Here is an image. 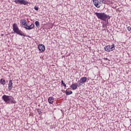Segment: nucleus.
<instances>
[{
  "instance_id": "obj_1",
  "label": "nucleus",
  "mask_w": 131,
  "mask_h": 131,
  "mask_svg": "<svg viewBox=\"0 0 131 131\" xmlns=\"http://www.w3.org/2000/svg\"><path fill=\"white\" fill-rule=\"evenodd\" d=\"M2 99L7 104H16V101L12 96L4 95L3 96Z\"/></svg>"
},
{
  "instance_id": "obj_2",
  "label": "nucleus",
  "mask_w": 131,
  "mask_h": 131,
  "mask_svg": "<svg viewBox=\"0 0 131 131\" xmlns=\"http://www.w3.org/2000/svg\"><path fill=\"white\" fill-rule=\"evenodd\" d=\"M95 14L98 19H100V20H102V21H107V19H110V16L104 12H95Z\"/></svg>"
},
{
  "instance_id": "obj_3",
  "label": "nucleus",
  "mask_w": 131,
  "mask_h": 131,
  "mask_svg": "<svg viewBox=\"0 0 131 131\" xmlns=\"http://www.w3.org/2000/svg\"><path fill=\"white\" fill-rule=\"evenodd\" d=\"M21 25H23V26H24L26 29L28 30H31V29H33V28H34V24H32L30 26H28V20H27V19H22L21 20Z\"/></svg>"
},
{
  "instance_id": "obj_4",
  "label": "nucleus",
  "mask_w": 131,
  "mask_h": 131,
  "mask_svg": "<svg viewBox=\"0 0 131 131\" xmlns=\"http://www.w3.org/2000/svg\"><path fill=\"white\" fill-rule=\"evenodd\" d=\"M13 30L14 31L15 33L18 34V35H20L21 36H25V34L23 33L22 31L19 29L18 26H17V24H14L13 25Z\"/></svg>"
},
{
  "instance_id": "obj_5",
  "label": "nucleus",
  "mask_w": 131,
  "mask_h": 131,
  "mask_svg": "<svg viewBox=\"0 0 131 131\" xmlns=\"http://www.w3.org/2000/svg\"><path fill=\"white\" fill-rule=\"evenodd\" d=\"M13 2L15 4H19V5H24V6H26V5H30V3L28 2V1H26L25 0H15Z\"/></svg>"
},
{
  "instance_id": "obj_6",
  "label": "nucleus",
  "mask_w": 131,
  "mask_h": 131,
  "mask_svg": "<svg viewBox=\"0 0 131 131\" xmlns=\"http://www.w3.org/2000/svg\"><path fill=\"white\" fill-rule=\"evenodd\" d=\"M104 50L106 52H112V51H114L115 50V45L113 44L112 46H107L104 47Z\"/></svg>"
},
{
  "instance_id": "obj_7",
  "label": "nucleus",
  "mask_w": 131,
  "mask_h": 131,
  "mask_svg": "<svg viewBox=\"0 0 131 131\" xmlns=\"http://www.w3.org/2000/svg\"><path fill=\"white\" fill-rule=\"evenodd\" d=\"M86 80H88V78L85 77H81L80 80L78 81V82H79L78 83L79 86H80V85H82L83 83H85V82H86Z\"/></svg>"
},
{
  "instance_id": "obj_8",
  "label": "nucleus",
  "mask_w": 131,
  "mask_h": 131,
  "mask_svg": "<svg viewBox=\"0 0 131 131\" xmlns=\"http://www.w3.org/2000/svg\"><path fill=\"white\" fill-rule=\"evenodd\" d=\"M38 49L40 53H43L46 51V47L42 44L38 46Z\"/></svg>"
},
{
  "instance_id": "obj_9",
  "label": "nucleus",
  "mask_w": 131,
  "mask_h": 131,
  "mask_svg": "<svg viewBox=\"0 0 131 131\" xmlns=\"http://www.w3.org/2000/svg\"><path fill=\"white\" fill-rule=\"evenodd\" d=\"M93 4L96 8H100L102 6V3H100L99 0H93Z\"/></svg>"
},
{
  "instance_id": "obj_10",
  "label": "nucleus",
  "mask_w": 131,
  "mask_h": 131,
  "mask_svg": "<svg viewBox=\"0 0 131 131\" xmlns=\"http://www.w3.org/2000/svg\"><path fill=\"white\" fill-rule=\"evenodd\" d=\"M78 86V85L77 84V83H73L70 86V88H71L73 91H75V90L77 89Z\"/></svg>"
},
{
  "instance_id": "obj_11",
  "label": "nucleus",
  "mask_w": 131,
  "mask_h": 131,
  "mask_svg": "<svg viewBox=\"0 0 131 131\" xmlns=\"http://www.w3.org/2000/svg\"><path fill=\"white\" fill-rule=\"evenodd\" d=\"M13 89V80H10L8 84V89L9 91H12Z\"/></svg>"
},
{
  "instance_id": "obj_12",
  "label": "nucleus",
  "mask_w": 131,
  "mask_h": 131,
  "mask_svg": "<svg viewBox=\"0 0 131 131\" xmlns=\"http://www.w3.org/2000/svg\"><path fill=\"white\" fill-rule=\"evenodd\" d=\"M54 100L55 98H54V97H49L48 99V103H49V104H53Z\"/></svg>"
},
{
  "instance_id": "obj_13",
  "label": "nucleus",
  "mask_w": 131,
  "mask_h": 131,
  "mask_svg": "<svg viewBox=\"0 0 131 131\" xmlns=\"http://www.w3.org/2000/svg\"><path fill=\"white\" fill-rule=\"evenodd\" d=\"M0 82L1 84H3V85H4V84H6V81L4 79H1L0 80Z\"/></svg>"
},
{
  "instance_id": "obj_14",
  "label": "nucleus",
  "mask_w": 131,
  "mask_h": 131,
  "mask_svg": "<svg viewBox=\"0 0 131 131\" xmlns=\"http://www.w3.org/2000/svg\"><path fill=\"white\" fill-rule=\"evenodd\" d=\"M35 24L36 25V27H37V28H38L40 26V24H39V22L38 21H36L35 22Z\"/></svg>"
},
{
  "instance_id": "obj_15",
  "label": "nucleus",
  "mask_w": 131,
  "mask_h": 131,
  "mask_svg": "<svg viewBox=\"0 0 131 131\" xmlns=\"http://www.w3.org/2000/svg\"><path fill=\"white\" fill-rule=\"evenodd\" d=\"M73 92H72V91H66V94L67 95V96H69V95H72Z\"/></svg>"
},
{
  "instance_id": "obj_16",
  "label": "nucleus",
  "mask_w": 131,
  "mask_h": 131,
  "mask_svg": "<svg viewBox=\"0 0 131 131\" xmlns=\"http://www.w3.org/2000/svg\"><path fill=\"white\" fill-rule=\"evenodd\" d=\"M100 4H106V0H98Z\"/></svg>"
},
{
  "instance_id": "obj_17",
  "label": "nucleus",
  "mask_w": 131,
  "mask_h": 131,
  "mask_svg": "<svg viewBox=\"0 0 131 131\" xmlns=\"http://www.w3.org/2000/svg\"><path fill=\"white\" fill-rule=\"evenodd\" d=\"M37 111L38 114H41V111L40 110V108H38L37 110Z\"/></svg>"
},
{
  "instance_id": "obj_18",
  "label": "nucleus",
  "mask_w": 131,
  "mask_h": 131,
  "mask_svg": "<svg viewBox=\"0 0 131 131\" xmlns=\"http://www.w3.org/2000/svg\"><path fill=\"white\" fill-rule=\"evenodd\" d=\"M34 10H35L36 11H38V7L35 6L34 8Z\"/></svg>"
},
{
  "instance_id": "obj_19",
  "label": "nucleus",
  "mask_w": 131,
  "mask_h": 131,
  "mask_svg": "<svg viewBox=\"0 0 131 131\" xmlns=\"http://www.w3.org/2000/svg\"><path fill=\"white\" fill-rule=\"evenodd\" d=\"M130 30H131V28H130V27H127V31H130Z\"/></svg>"
},
{
  "instance_id": "obj_20",
  "label": "nucleus",
  "mask_w": 131,
  "mask_h": 131,
  "mask_svg": "<svg viewBox=\"0 0 131 131\" xmlns=\"http://www.w3.org/2000/svg\"><path fill=\"white\" fill-rule=\"evenodd\" d=\"M62 85H63V86H64V89H66V84H65V83H64V84H62Z\"/></svg>"
},
{
  "instance_id": "obj_21",
  "label": "nucleus",
  "mask_w": 131,
  "mask_h": 131,
  "mask_svg": "<svg viewBox=\"0 0 131 131\" xmlns=\"http://www.w3.org/2000/svg\"><path fill=\"white\" fill-rule=\"evenodd\" d=\"M65 83H64V81L63 80H61V84H64Z\"/></svg>"
},
{
  "instance_id": "obj_22",
  "label": "nucleus",
  "mask_w": 131,
  "mask_h": 131,
  "mask_svg": "<svg viewBox=\"0 0 131 131\" xmlns=\"http://www.w3.org/2000/svg\"><path fill=\"white\" fill-rule=\"evenodd\" d=\"M105 60H106V61H107V60H108V58H105Z\"/></svg>"
}]
</instances>
